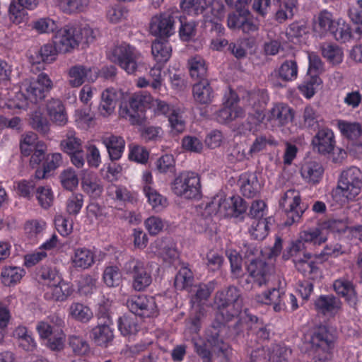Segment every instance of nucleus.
<instances>
[{"instance_id":"nucleus-1","label":"nucleus","mask_w":362,"mask_h":362,"mask_svg":"<svg viewBox=\"0 0 362 362\" xmlns=\"http://www.w3.org/2000/svg\"><path fill=\"white\" fill-rule=\"evenodd\" d=\"M214 303L220 314L219 317L228 322L241 313L243 300L240 291L230 286L216 293Z\"/></svg>"},{"instance_id":"nucleus-2","label":"nucleus","mask_w":362,"mask_h":362,"mask_svg":"<svg viewBox=\"0 0 362 362\" xmlns=\"http://www.w3.org/2000/svg\"><path fill=\"white\" fill-rule=\"evenodd\" d=\"M361 188L362 173L358 168L351 167L341 173L332 197L337 201H341V197L353 199L359 194Z\"/></svg>"},{"instance_id":"nucleus-3","label":"nucleus","mask_w":362,"mask_h":362,"mask_svg":"<svg viewBox=\"0 0 362 362\" xmlns=\"http://www.w3.org/2000/svg\"><path fill=\"white\" fill-rule=\"evenodd\" d=\"M334 341V336L326 326H320L315 330L306 342V349L314 362L327 361L329 356V351Z\"/></svg>"},{"instance_id":"nucleus-4","label":"nucleus","mask_w":362,"mask_h":362,"mask_svg":"<svg viewBox=\"0 0 362 362\" xmlns=\"http://www.w3.org/2000/svg\"><path fill=\"white\" fill-rule=\"evenodd\" d=\"M109 59L117 64L128 74H134L138 69L141 53L126 42L115 45L107 54Z\"/></svg>"},{"instance_id":"nucleus-5","label":"nucleus","mask_w":362,"mask_h":362,"mask_svg":"<svg viewBox=\"0 0 362 362\" xmlns=\"http://www.w3.org/2000/svg\"><path fill=\"white\" fill-rule=\"evenodd\" d=\"M173 192L185 199H197L201 194L200 178L197 173L185 171L180 173L171 184Z\"/></svg>"},{"instance_id":"nucleus-6","label":"nucleus","mask_w":362,"mask_h":362,"mask_svg":"<svg viewBox=\"0 0 362 362\" xmlns=\"http://www.w3.org/2000/svg\"><path fill=\"white\" fill-rule=\"evenodd\" d=\"M279 206L287 214V225L298 222L308 208V204L300 203V194L295 189H288L285 192L279 202Z\"/></svg>"},{"instance_id":"nucleus-7","label":"nucleus","mask_w":362,"mask_h":362,"mask_svg":"<svg viewBox=\"0 0 362 362\" xmlns=\"http://www.w3.org/2000/svg\"><path fill=\"white\" fill-rule=\"evenodd\" d=\"M238 94L228 88L223 96V107L217 112L216 119L220 123H229L235 119L243 117L245 111L238 106Z\"/></svg>"},{"instance_id":"nucleus-8","label":"nucleus","mask_w":362,"mask_h":362,"mask_svg":"<svg viewBox=\"0 0 362 362\" xmlns=\"http://www.w3.org/2000/svg\"><path fill=\"white\" fill-rule=\"evenodd\" d=\"M124 271L133 279L132 286L138 291L146 289L152 281L151 274L146 271L144 262L132 258L124 265Z\"/></svg>"},{"instance_id":"nucleus-9","label":"nucleus","mask_w":362,"mask_h":362,"mask_svg":"<svg viewBox=\"0 0 362 362\" xmlns=\"http://www.w3.org/2000/svg\"><path fill=\"white\" fill-rule=\"evenodd\" d=\"M126 305L136 317H151L157 316L158 313L154 298L144 295L131 296L127 299Z\"/></svg>"},{"instance_id":"nucleus-10","label":"nucleus","mask_w":362,"mask_h":362,"mask_svg":"<svg viewBox=\"0 0 362 362\" xmlns=\"http://www.w3.org/2000/svg\"><path fill=\"white\" fill-rule=\"evenodd\" d=\"M77 31L72 25H66L57 29L52 42L59 53L70 52L78 46L79 37L76 34Z\"/></svg>"},{"instance_id":"nucleus-11","label":"nucleus","mask_w":362,"mask_h":362,"mask_svg":"<svg viewBox=\"0 0 362 362\" xmlns=\"http://www.w3.org/2000/svg\"><path fill=\"white\" fill-rule=\"evenodd\" d=\"M225 321L222 318L220 319L219 315H217L214 322L206 332L207 343L223 354H225L228 348V345L223 341V335L228 331Z\"/></svg>"},{"instance_id":"nucleus-12","label":"nucleus","mask_w":362,"mask_h":362,"mask_svg":"<svg viewBox=\"0 0 362 362\" xmlns=\"http://www.w3.org/2000/svg\"><path fill=\"white\" fill-rule=\"evenodd\" d=\"M144 110L136 98V95L133 94L127 100L124 97L119 106V115L133 125L141 124L143 121Z\"/></svg>"},{"instance_id":"nucleus-13","label":"nucleus","mask_w":362,"mask_h":362,"mask_svg":"<svg viewBox=\"0 0 362 362\" xmlns=\"http://www.w3.org/2000/svg\"><path fill=\"white\" fill-rule=\"evenodd\" d=\"M52 86V81L47 74H40L35 80L30 82L26 88L27 99L31 103H37L45 98Z\"/></svg>"},{"instance_id":"nucleus-14","label":"nucleus","mask_w":362,"mask_h":362,"mask_svg":"<svg viewBox=\"0 0 362 362\" xmlns=\"http://www.w3.org/2000/svg\"><path fill=\"white\" fill-rule=\"evenodd\" d=\"M69 84L73 88L81 86L86 80L94 82L98 77V69L83 65L71 66L67 73Z\"/></svg>"},{"instance_id":"nucleus-15","label":"nucleus","mask_w":362,"mask_h":362,"mask_svg":"<svg viewBox=\"0 0 362 362\" xmlns=\"http://www.w3.org/2000/svg\"><path fill=\"white\" fill-rule=\"evenodd\" d=\"M313 148L322 156L331 153L335 147L336 140L334 132L328 127L318 129L311 141Z\"/></svg>"},{"instance_id":"nucleus-16","label":"nucleus","mask_w":362,"mask_h":362,"mask_svg":"<svg viewBox=\"0 0 362 362\" xmlns=\"http://www.w3.org/2000/svg\"><path fill=\"white\" fill-rule=\"evenodd\" d=\"M266 117L271 123L284 127L293 121L295 110L286 103H277L268 111Z\"/></svg>"},{"instance_id":"nucleus-17","label":"nucleus","mask_w":362,"mask_h":362,"mask_svg":"<svg viewBox=\"0 0 362 362\" xmlns=\"http://www.w3.org/2000/svg\"><path fill=\"white\" fill-rule=\"evenodd\" d=\"M174 18L168 13H160L152 17L149 30L156 37H170L174 33Z\"/></svg>"},{"instance_id":"nucleus-18","label":"nucleus","mask_w":362,"mask_h":362,"mask_svg":"<svg viewBox=\"0 0 362 362\" xmlns=\"http://www.w3.org/2000/svg\"><path fill=\"white\" fill-rule=\"evenodd\" d=\"M247 269L250 276L259 286L266 284L274 272L272 265L259 259H251Z\"/></svg>"},{"instance_id":"nucleus-19","label":"nucleus","mask_w":362,"mask_h":362,"mask_svg":"<svg viewBox=\"0 0 362 362\" xmlns=\"http://www.w3.org/2000/svg\"><path fill=\"white\" fill-rule=\"evenodd\" d=\"M124 93L116 88H107L101 94L100 111L104 117L112 114L119 100H124Z\"/></svg>"},{"instance_id":"nucleus-20","label":"nucleus","mask_w":362,"mask_h":362,"mask_svg":"<svg viewBox=\"0 0 362 362\" xmlns=\"http://www.w3.org/2000/svg\"><path fill=\"white\" fill-rule=\"evenodd\" d=\"M47 146L42 141H37V136L28 132L24 136V157L32 156L31 158H45Z\"/></svg>"},{"instance_id":"nucleus-21","label":"nucleus","mask_w":362,"mask_h":362,"mask_svg":"<svg viewBox=\"0 0 362 362\" xmlns=\"http://www.w3.org/2000/svg\"><path fill=\"white\" fill-rule=\"evenodd\" d=\"M337 20L332 13L327 10L321 11L313 20V31L320 37L327 35L333 29Z\"/></svg>"},{"instance_id":"nucleus-22","label":"nucleus","mask_w":362,"mask_h":362,"mask_svg":"<svg viewBox=\"0 0 362 362\" xmlns=\"http://www.w3.org/2000/svg\"><path fill=\"white\" fill-rule=\"evenodd\" d=\"M110 320L107 318L104 322L98 323L90 332V338L95 344L106 347L112 341L114 334L110 327Z\"/></svg>"},{"instance_id":"nucleus-23","label":"nucleus","mask_w":362,"mask_h":362,"mask_svg":"<svg viewBox=\"0 0 362 362\" xmlns=\"http://www.w3.org/2000/svg\"><path fill=\"white\" fill-rule=\"evenodd\" d=\"M47 112L51 121L58 126H64L68 116L63 103L59 99H51L47 104Z\"/></svg>"},{"instance_id":"nucleus-24","label":"nucleus","mask_w":362,"mask_h":362,"mask_svg":"<svg viewBox=\"0 0 362 362\" xmlns=\"http://www.w3.org/2000/svg\"><path fill=\"white\" fill-rule=\"evenodd\" d=\"M210 8L211 13L205 15V21L214 24V28L220 37L225 31L224 27L218 23L225 16L224 5L221 0H212Z\"/></svg>"},{"instance_id":"nucleus-25","label":"nucleus","mask_w":362,"mask_h":362,"mask_svg":"<svg viewBox=\"0 0 362 362\" xmlns=\"http://www.w3.org/2000/svg\"><path fill=\"white\" fill-rule=\"evenodd\" d=\"M240 191L244 197L252 198L261 189V185L255 173H245L239 180Z\"/></svg>"},{"instance_id":"nucleus-26","label":"nucleus","mask_w":362,"mask_h":362,"mask_svg":"<svg viewBox=\"0 0 362 362\" xmlns=\"http://www.w3.org/2000/svg\"><path fill=\"white\" fill-rule=\"evenodd\" d=\"M71 287L67 283L59 281L57 284H48L45 298L53 301H64L71 294Z\"/></svg>"},{"instance_id":"nucleus-27","label":"nucleus","mask_w":362,"mask_h":362,"mask_svg":"<svg viewBox=\"0 0 362 362\" xmlns=\"http://www.w3.org/2000/svg\"><path fill=\"white\" fill-rule=\"evenodd\" d=\"M65 137L60 144L62 149L70 156L71 158H77V154L82 152L81 140L76 136V132L74 129H69Z\"/></svg>"},{"instance_id":"nucleus-28","label":"nucleus","mask_w":362,"mask_h":362,"mask_svg":"<svg viewBox=\"0 0 362 362\" xmlns=\"http://www.w3.org/2000/svg\"><path fill=\"white\" fill-rule=\"evenodd\" d=\"M58 52L54 44H45L41 47L40 51L37 52V59H35L33 56L29 57L30 62L32 64V69L36 66L37 69L42 67L40 62L50 63L56 59Z\"/></svg>"},{"instance_id":"nucleus-29","label":"nucleus","mask_w":362,"mask_h":362,"mask_svg":"<svg viewBox=\"0 0 362 362\" xmlns=\"http://www.w3.org/2000/svg\"><path fill=\"white\" fill-rule=\"evenodd\" d=\"M102 142L107 148L110 158L122 157L125 147V141L122 136L113 134L104 136Z\"/></svg>"},{"instance_id":"nucleus-30","label":"nucleus","mask_w":362,"mask_h":362,"mask_svg":"<svg viewBox=\"0 0 362 362\" xmlns=\"http://www.w3.org/2000/svg\"><path fill=\"white\" fill-rule=\"evenodd\" d=\"M211 4H208L206 0H182L180 8L184 13L189 16L205 15L211 13Z\"/></svg>"},{"instance_id":"nucleus-31","label":"nucleus","mask_w":362,"mask_h":362,"mask_svg":"<svg viewBox=\"0 0 362 362\" xmlns=\"http://www.w3.org/2000/svg\"><path fill=\"white\" fill-rule=\"evenodd\" d=\"M151 52L157 64H165L171 57L172 47L168 40L157 39L152 43Z\"/></svg>"},{"instance_id":"nucleus-32","label":"nucleus","mask_w":362,"mask_h":362,"mask_svg":"<svg viewBox=\"0 0 362 362\" xmlns=\"http://www.w3.org/2000/svg\"><path fill=\"white\" fill-rule=\"evenodd\" d=\"M333 287L334 291L341 296L344 297L350 306L356 308L357 296L354 286L351 282L342 279L336 280Z\"/></svg>"},{"instance_id":"nucleus-33","label":"nucleus","mask_w":362,"mask_h":362,"mask_svg":"<svg viewBox=\"0 0 362 362\" xmlns=\"http://www.w3.org/2000/svg\"><path fill=\"white\" fill-rule=\"evenodd\" d=\"M193 95L198 103L208 104L212 102L214 93L208 81L202 80L194 85Z\"/></svg>"},{"instance_id":"nucleus-34","label":"nucleus","mask_w":362,"mask_h":362,"mask_svg":"<svg viewBox=\"0 0 362 362\" xmlns=\"http://www.w3.org/2000/svg\"><path fill=\"white\" fill-rule=\"evenodd\" d=\"M300 173L304 178L315 184L319 182L321 179L324 173V168L320 163L310 160L302 165Z\"/></svg>"},{"instance_id":"nucleus-35","label":"nucleus","mask_w":362,"mask_h":362,"mask_svg":"<svg viewBox=\"0 0 362 362\" xmlns=\"http://www.w3.org/2000/svg\"><path fill=\"white\" fill-rule=\"evenodd\" d=\"M187 64L189 75L193 79L204 80L207 73V65L202 57L199 55L192 57L189 59Z\"/></svg>"},{"instance_id":"nucleus-36","label":"nucleus","mask_w":362,"mask_h":362,"mask_svg":"<svg viewBox=\"0 0 362 362\" xmlns=\"http://www.w3.org/2000/svg\"><path fill=\"white\" fill-rule=\"evenodd\" d=\"M95 255L86 248H78L74 251L72 263L74 267L82 269H88L94 263Z\"/></svg>"},{"instance_id":"nucleus-37","label":"nucleus","mask_w":362,"mask_h":362,"mask_svg":"<svg viewBox=\"0 0 362 362\" xmlns=\"http://www.w3.org/2000/svg\"><path fill=\"white\" fill-rule=\"evenodd\" d=\"M322 81L317 74L309 75L305 77L303 81L298 86L300 93L307 99H310L315 94L317 88Z\"/></svg>"},{"instance_id":"nucleus-38","label":"nucleus","mask_w":362,"mask_h":362,"mask_svg":"<svg viewBox=\"0 0 362 362\" xmlns=\"http://www.w3.org/2000/svg\"><path fill=\"white\" fill-rule=\"evenodd\" d=\"M337 126L341 135L350 140L357 139L362 134V127L358 122L339 119Z\"/></svg>"},{"instance_id":"nucleus-39","label":"nucleus","mask_w":362,"mask_h":362,"mask_svg":"<svg viewBox=\"0 0 362 362\" xmlns=\"http://www.w3.org/2000/svg\"><path fill=\"white\" fill-rule=\"evenodd\" d=\"M278 76L285 82L295 81L298 77V66L296 60L284 62L277 69Z\"/></svg>"},{"instance_id":"nucleus-40","label":"nucleus","mask_w":362,"mask_h":362,"mask_svg":"<svg viewBox=\"0 0 362 362\" xmlns=\"http://www.w3.org/2000/svg\"><path fill=\"white\" fill-rule=\"evenodd\" d=\"M107 195L112 199L119 202L134 203L136 199L133 194L124 187L110 184L107 187Z\"/></svg>"},{"instance_id":"nucleus-41","label":"nucleus","mask_w":362,"mask_h":362,"mask_svg":"<svg viewBox=\"0 0 362 362\" xmlns=\"http://www.w3.org/2000/svg\"><path fill=\"white\" fill-rule=\"evenodd\" d=\"M283 293L276 288H273L272 291L265 292L263 295L256 296V300L257 302L272 305L273 309L275 312H280L281 310Z\"/></svg>"},{"instance_id":"nucleus-42","label":"nucleus","mask_w":362,"mask_h":362,"mask_svg":"<svg viewBox=\"0 0 362 362\" xmlns=\"http://www.w3.org/2000/svg\"><path fill=\"white\" fill-rule=\"evenodd\" d=\"M298 9V0H283L275 14L276 20L281 23L293 17Z\"/></svg>"},{"instance_id":"nucleus-43","label":"nucleus","mask_w":362,"mask_h":362,"mask_svg":"<svg viewBox=\"0 0 362 362\" xmlns=\"http://www.w3.org/2000/svg\"><path fill=\"white\" fill-rule=\"evenodd\" d=\"M270 362H291V349L283 344H275L269 348Z\"/></svg>"},{"instance_id":"nucleus-44","label":"nucleus","mask_w":362,"mask_h":362,"mask_svg":"<svg viewBox=\"0 0 362 362\" xmlns=\"http://www.w3.org/2000/svg\"><path fill=\"white\" fill-rule=\"evenodd\" d=\"M312 255L310 253H304L305 259L298 258L294 259L293 262L296 269L305 276L313 278V275L315 274L318 271V267L315 262L310 261Z\"/></svg>"},{"instance_id":"nucleus-45","label":"nucleus","mask_w":362,"mask_h":362,"mask_svg":"<svg viewBox=\"0 0 362 362\" xmlns=\"http://www.w3.org/2000/svg\"><path fill=\"white\" fill-rule=\"evenodd\" d=\"M315 306L322 313L326 314L339 309L340 302L333 295H322L315 300Z\"/></svg>"},{"instance_id":"nucleus-46","label":"nucleus","mask_w":362,"mask_h":362,"mask_svg":"<svg viewBox=\"0 0 362 362\" xmlns=\"http://www.w3.org/2000/svg\"><path fill=\"white\" fill-rule=\"evenodd\" d=\"M22 271L18 267H5L1 274L2 284L6 286H15L23 277Z\"/></svg>"},{"instance_id":"nucleus-47","label":"nucleus","mask_w":362,"mask_h":362,"mask_svg":"<svg viewBox=\"0 0 362 362\" xmlns=\"http://www.w3.org/2000/svg\"><path fill=\"white\" fill-rule=\"evenodd\" d=\"M138 327L137 318L132 314H124L118 320V328L124 336L135 334Z\"/></svg>"},{"instance_id":"nucleus-48","label":"nucleus","mask_w":362,"mask_h":362,"mask_svg":"<svg viewBox=\"0 0 362 362\" xmlns=\"http://www.w3.org/2000/svg\"><path fill=\"white\" fill-rule=\"evenodd\" d=\"M329 34H331L336 40L341 42H346L351 37L350 26L342 18L337 19V23Z\"/></svg>"},{"instance_id":"nucleus-49","label":"nucleus","mask_w":362,"mask_h":362,"mask_svg":"<svg viewBox=\"0 0 362 362\" xmlns=\"http://www.w3.org/2000/svg\"><path fill=\"white\" fill-rule=\"evenodd\" d=\"M269 101V95L266 89H255L247 93L248 105L253 108L264 107Z\"/></svg>"},{"instance_id":"nucleus-50","label":"nucleus","mask_w":362,"mask_h":362,"mask_svg":"<svg viewBox=\"0 0 362 362\" xmlns=\"http://www.w3.org/2000/svg\"><path fill=\"white\" fill-rule=\"evenodd\" d=\"M74 117L76 127L82 129L89 128L94 119V115L89 107H81L76 110Z\"/></svg>"},{"instance_id":"nucleus-51","label":"nucleus","mask_w":362,"mask_h":362,"mask_svg":"<svg viewBox=\"0 0 362 362\" xmlns=\"http://www.w3.org/2000/svg\"><path fill=\"white\" fill-rule=\"evenodd\" d=\"M144 192L150 205L156 211H160L166 206V199L151 187L148 185L144 186Z\"/></svg>"},{"instance_id":"nucleus-52","label":"nucleus","mask_w":362,"mask_h":362,"mask_svg":"<svg viewBox=\"0 0 362 362\" xmlns=\"http://www.w3.org/2000/svg\"><path fill=\"white\" fill-rule=\"evenodd\" d=\"M88 4V0H62L59 6L64 13L73 14L84 11Z\"/></svg>"},{"instance_id":"nucleus-53","label":"nucleus","mask_w":362,"mask_h":362,"mask_svg":"<svg viewBox=\"0 0 362 362\" xmlns=\"http://www.w3.org/2000/svg\"><path fill=\"white\" fill-rule=\"evenodd\" d=\"M69 313L74 319L81 322H88L93 317L90 309L78 303L71 304Z\"/></svg>"},{"instance_id":"nucleus-54","label":"nucleus","mask_w":362,"mask_h":362,"mask_svg":"<svg viewBox=\"0 0 362 362\" xmlns=\"http://www.w3.org/2000/svg\"><path fill=\"white\" fill-rule=\"evenodd\" d=\"M299 238L303 243H313L320 245L327 240V237L323 235L320 228H316L313 230H304L300 233Z\"/></svg>"},{"instance_id":"nucleus-55","label":"nucleus","mask_w":362,"mask_h":362,"mask_svg":"<svg viewBox=\"0 0 362 362\" xmlns=\"http://www.w3.org/2000/svg\"><path fill=\"white\" fill-rule=\"evenodd\" d=\"M194 276L191 270L187 267H182L175 278V286L178 290L186 289L193 284Z\"/></svg>"},{"instance_id":"nucleus-56","label":"nucleus","mask_w":362,"mask_h":362,"mask_svg":"<svg viewBox=\"0 0 362 362\" xmlns=\"http://www.w3.org/2000/svg\"><path fill=\"white\" fill-rule=\"evenodd\" d=\"M322 54L332 64H339L343 60L342 50L334 45H324L322 47Z\"/></svg>"},{"instance_id":"nucleus-57","label":"nucleus","mask_w":362,"mask_h":362,"mask_svg":"<svg viewBox=\"0 0 362 362\" xmlns=\"http://www.w3.org/2000/svg\"><path fill=\"white\" fill-rule=\"evenodd\" d=\"M33 28L40 34L55 33L58 29V24L53 19L45 17L34 21Z\"/></svg>"},{"instance_id":"nucleus-58","label":"nucleus","mask_w":362,"mask_h":362,"mask_svg":"<svg viewBox=\"0 0 362 362\" xmlns=\"http://www.w3.org/2000/svg\"><path fill=\"white\" fill-rule=\"evenodd\" d=\"M30 124L32 127L44 134L49 132V123L41 110H35L30 117Z\"/></svg>"},{"instance_id":"nucleus-59","label":"nucleus","mask_w":362,"mask_h":362,"mask_svg":"<svg viewBox=\"0 0 362 362\" xmlns=\"http://www.w3.org/2000/svg\"><path fill=\"white\" fill-rule=\"evenodd\" d=\"M309 32L307 23L300 21H296L289 25L286 30V35L288 39L293 40L294 39H298L303 37L304 35Z\"/></svg>"},{"instance_id":"nucleus-60","label":"nucleus","mask_w":362,"mask_h":362,"mask_svg":"<svg viewBox=\"0 0 362 362\" xmlns=\"http://www.w3.org/2000/svg\"><path fill=\"white\" fill-rule=\"evenodd\" d=\"M157 244L159 247L158 254L166 263L170 264L178 257L177 250L171 244L167 243L163 240L158 242Z\"/></svg>"},{"instance_id":"nucleus-61","label":"nucleus","mask_w":362,"mask_h":362,"mask_svg":"<svg viewBox=\"0 0 362 362\" xmlns=\"http://www.w3.org/2000/svg\"><path fill=\"white\" fill-rule=\"evenodd\" d=\"M62 187L66 190L73 191L78 185V179L74 170H64L59 175Z\"/></svg>"},{"instance_id":"nucleus-62","label":"nucleus","mask_w":362,"mask_h":362,"mask_svg":"<svg viewBox=\"0 0 362 362\" xmlns=\"http://www.w3.org/2000/svg\"><path fill=\"white\" fill-rule=\"evenodd\" d=\"M277 141L272 136H260L255 139L251 146L249 153L251 156H255L259 152L264 150L267 145L274 146Z\"/></svg>"},{"instance_id":"nucleus-63","label":"nucleus","mask_w":362,"mask_h":362,"mask_svg":"<svg viewBox=\"0 0 362 362\" xmlns=\"http://www.w3.org/2000/svg\"><path fill=\"white\" fill-rule=\"evenodd\" d=\"M36 198L43 209H49L53 204L54 196L50 188L39 187L36 189Z\"/></svg>"},{"instance_id":"nucleus-64","label":"nucleus","mask_w":362,"mask_h":362,"mask_svg":"<svg viewBox=\"0 0 362 362\" xmlns=\"http://www.w3.org/2000/svg\"><path fill=\"white\" fill-rule=\"evenodd\" d=\"M348 15L356 24H362V0H349Z\"/></svg>"}]
</instances>
